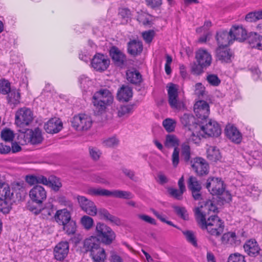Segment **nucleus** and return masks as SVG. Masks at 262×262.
<instances>
[{
    "instance_id": "f257e3e1",
    "label": "nucleus",
    "mask_w": 262,
    "mask_h": 262,
    "mask_svg": "<svg viewBox=\"0 0 262 262\" xmlns=\"http://www.w3.org/2000/svg\"><path fill=\"white\" fill-rule=\"evenodd\" d=\"M217 208L211 200L206 202L204 205L195 208V214L202 229H206L212 235L219 236L223 231L224 225L222 220L216 215H211L206 221V216L214 213Z\"/></svg>"
},
{
    "instance_id": "f03ea898",
    "label": "nucleus",
    "mask_w": 262,
    "mask_h": 262,
    "mask_svg": "<svg viewBox=\"0 0 262 262\" xmlns=\"http://www.w3.org/2000/svg\"><path fill=\"white\" fill-rule=\"evenodd\" d=\"M193 129L195 134L192 136V141L195 144H199L203 137H217L222 132L219 123L214 120L209 119L200 121L199 125L193 127Z\"/></svg>"
},
{
    "instance_id": "7ed1b4c3",
    "label": "nucleus",
    "mask_w": 262,
    "mask_h": 262,
    "mask_svg": "<svg viewBox=\"0 0 262 262\" xmlns=\"http://www.w3.org/2000/svg\"><path fill=\"white\" fill-rule=\"evenodd\" d=\"M84 248L90 252V255L95 262H103L106 258L103 248L100 246L98 239L96 236H92L84 241Z\"/></svg>"
},
{
    "instance_id": "20e7f679",
    "label": "nucleus",
    "mask_w": 262,
    "mask_h": 262,
    "mask_svg": "<svg viewBox=\"0 0 262 262\" xmlns=\"http://www.w3.org/2000/svg\"><path fill=\"white\" fill-rule=\"evenodd\" d=\"M113 101L112 94L107 89H101L95 92L92 99L95 110L100 113L104 111L106 106L110 105Z\"/></svg>"
},
{
    "instance_id": "39448f33",
    "label": "nucleus",
    "mask_w": 262,
    "mask_h": 262,
    "mask_svg": "<svg viewBox=\"0 0 262 262\" xmlns=\"http://www.w3.org/2000/svg\"><path fill=\"white\" fill-rule=\"evenodd\" d=\"M95 232L99 239L105 245H110L116 237L113 230L103 223H97Z\"/></svg>"
},
{
    "instance_id": "423d86ee",
    "label": "nucleus",
    "mask_w": 262,
    "mask_h": 262,
    "mask_svg": "<svg viewBox=\"0 0 262 262\" xmlns=\"http://www.w3.org/2000/svg\"><path fill=\"white\" fill-rule=\"evenodd\" d=\"M93 122L91 116L86 114L81 113L73 117L72 125L77 130H86L91 127Z\"/></svg>"
},
{
    "instance_id": "0eeeda50",
    "label": "nucleus",
    "mask_w": 262,
    "mask_h": 262,
    "mask_svg": "<svg viewBox=\"0 0 262 262\" xmlns=\"http://www.w3.org/2000/svg\"><path fill=\"white\" fill-rule=\"evenodd\" d=\"M19 142L21 145L30 143L32 144H38L43 140L41 130L37 128L34 130H31L29 133H21L19 135Z\"/></svg>"
},
{
    "instance_id": "6e6552de",
    "label": "nucleus",
    "mask_w": 262,
    "mask_h": 262,
    "mask_svg": "<svg viewBox=\"0 0 262 262\" xmlns=\"http://www.w3.org/2000/svg\"><path fill=\"white\" fill-rule=\"evenodd\" d=\"M168 102L172 108L180 110L184 106L183 102L178 97L179 86L172 83L167 85Z\"/></svg>"
},
{
    "instance_id": "1a4fd4ad",
    "label": "nucleus",
    "mask_w": 262,
    "mask_h": 262,
    "mask_svg": "<svg viewBox=\"0 0 262 262\" xmlns=\"http://www.w3.org/2000/svg\"><path fill=\"white\" fill-rule=\"evenodd\" d=\"M33 118L32 111L26 107L18 110L15 114V123L17 126L23 127L28 125Z\"/></svg>"
},
{
    "instance_id": "9d476101",
    "label": "nucleus",
    "mask_w": 262,
    "mask_h": 262,
    "mask_svg": "<svg viewBox=\"0 0 262 262\" xmlns=\"http://www.w3.org/2000/svg\"><path fill=\"white\" fill-rule=\"evenodd\" d=\"M206 188L212 195H219L225 190L224 182L220 178L210 177L206 183Z\"/></svg>"
},
{
    "instance_id": "9b49d317",
    "label": "nucleus",
    "mask_w": 262,
    "mask_h": 262,
    "mask_svg": "<svg viewBox=\"0 0 262 262\" xmlns=\"http://www.w3.org/2000/svg\"><path fill=\"white\" fill-rule=\"evenodd\" d=\"M92 67L97 71L103 72L107 70L110 64L109 58L105 55L97 53L94 55L91 62Z\"/></svg>"
},
{
    "instance_id": "f8f14e48",
    "label": "nucleus",
    "mask_w": 262,
    "mask_h": 262,
    "mask_svg": "<svg viewBox=\"0 0 262 262\" xmlns=\"http://www.w3.org/2000/svg\"><path fill=\"white\" fill-rule=\"evenodd\" d=\"M77 200L81 209L88 214L91 216L97 214V209L93 202L83 196H78Z\"/></svg>"
},
{
    "instance_id": "ddd939ff",
    "label": "nucleus",
    "mask_w": 262,
    "mask_h": 262,
    "mask_svg": "<svg viewBox=\"0 0 262 262\" xmlns=\"http://www.w3.org/2000/svg\"><path fill=\"white\" fill-rule=\"evenodd\" d=\"M194 112L198 120L203 121L206 119L209 114V106L205 101L200 100L197 101L194 105Z\"/></svg>"
},
{
    "instance_id": "4468645a",
    "label": "nucleus",
    "mask_w": 262,
    "mask_h": 262,
    "mask_svg": "<svg viewBox=\"0 0 262 262\" xmlns=\"http://www.w3.org/2000/svg\"><path fill=\"white\" fill-rule=\"evenodd\" d=\"M29 196L33 202L41 204L47 198V192L42 186L36 185L30 190Z\"/></svg>"
},
{
    "instance_id": "2eb2a0df",
    "label": "nucleus",
    "mask_w": 262,
    "mask_h": 262,
    "mask_svg": "<svg viewBox=\"0 0 262 262\" xmlns=\"http://www.w3.org/2000/svg\"><path fill=\"white\" fill-rule=\"evenodd\" d=\"M180 121L182 124L188 128V131L190 133V135L188 134L190 136L189 140L192 141V136L194 132L193 128L196 125H199L200 120H197L196 121V119L192 115L185 114L181 117Z\"/></svg>"
},
{
    "instance_id": "dca6fc26",
    "label": "nucleus",
    "mask_w": 262,
    "mask_h": 262,
    "mask_svg": "<svg viewBox=\"0 0 262 262\" xmlns=\"http://www.w3.org/2000/svg\"><path fill=\"white\" fill-rule=\"evenodd\" d=\"M195 59L198 63L207 68L212 62V56L210 53L206 50L200 48L195 53Z\"/></svg>"
},
{
    "instance_id": "f3484780",
    "label": "nucleus",
    "mask_w": 262,
    "mask_h": 262,
    "mask_svg": "<svg viewBox=\"0 0 262 262\" xmlns=\"http://www.w3.org/2000/svg\"><path fill=\"white\" fill-rule=\"evenodd\" d=\"M69 251V245L67 242H60L56 245L54 249V255L58 260H63Z\"/></svg>"
},
{
    "instance_id": "a211bd4d",
    "label": "nucleus",
    "mask_w": 262,
    "mask_h": 262,
    "mask_svg": "<svg viewBox=\"0 0 262 262\" xmlns=\"http://www.w3.org/2000/svg\"><path fill=\"white\" fill-rule=\"evenodd\" d=\"M192 167L199 175L207 174L209 172V165L206 160L202 158L193 159Z\"/></svg>"
},
{
    "instance_id": "6ab92c4d",
    "label": "nucleus",
    "mask_w": 262,
    "mask_h": 262,
    "mask_svg": "<svg viewBox=\"0 0 262 262\" xmlns=\"http://www.w3.org/2000/svg\"><path fill=\"white\" fill-rule=\"evenodd\" d=\"M62 123L60 119L53 118L44 125V129L49 134H56L61 130Z\"/></svg>"
},
{
    "instance_id": "aec40b11",
    "label": "nucleus",
    "mask_w": 262,
    "mask_h": 262,
    "mask_svg": "<svg viewBox=\"0 0 262 262\" xmlns=\"http://www.w3.org/2000/svg\"><path fill=\"white\" fill-rule=\"evenodd\" d=\"M188 188L191 191L192 196L194 200H200L201 199L200 191L201 185L197 179L194 177H190L188 182Z\"/></svg>"
},
{
    "instance_id": "412c9836",
    "label": "nucleus",
    "mask_w": 262,
    "mask_h": 262,
    "mask_svg": "<svg viewBox=\"0 0 262 262\" xmlns=\"http://www.w3.org/2000/svg\"><path fill=\"white\" fill-rule=\"evenodd\" d=\"M229 32L233 41L235 40L243 41L247 38V31L242 26H233Z\"/></svg>"
},
{
    "instance_id": "4be33fe9",
    "label": "nucleus",
    "mask_w": 262,
    "mask_h": 262,
    "mask_svg": "<svg viewBox=\"0 0 262 262\" xmlns=\"http://www.w3.org/2000/svg\"><path fill=\"white\" fill-rule=\"evenodd\" d=\"M227 137L232 142L239 143L241 142L242 137L239 131L233 125H227L225 129Z\"/></svg>"
},
{
    "instance_id": "5701e85b",
    "label": "nucleus",
    "mask_w": 262,
    "mask_h": 262,
    "mask_svg": "<svg viewBox=\"0 0 262 262\" xmlns=\"http://www.w3.org/2000/svg\"><path fill=\"white\" fill-rule=\"evenodd\" d=\"M230 32L226 31H220L216 34V40L219 47H227L232 43L233 40L230 37Z\"/></svg>"
},
{
    "instance_id": "b1692460",
    "label": "nucleus",
    "mask_w": 262,
    "mask_h": 262,
    "mask_svg": "<svg viewBox=\"0 0 262 262\" xmlns=\"http://www.w3.org/2000/svg\"><path fill=\"white\" fill-rule=\"evenodd\" d=\"M232 57V52L227 47H218L217 49L216 58L222 62H230Z\"/></svg>"
},
{
    "instance_id": "393cba45",
    "label": "nucleus",
    "mask_w": 262,
    "mask_h": 262,
    "mask_svg": "<svg viewBox=\"0 0 262 262\" xmlns=\"http://www.w3.org/2000/svg\"><path fill=\"white\" fill-rule=\"evenodd\" d=\"M244 248L245 251L250 256H256L260 251L258 244L253 239L248 241L244 244Z\"/></svg>"
},
{
    "instance_id": "a878e982",
    "label": "nucleus",
    "mask_w": 262,
    "mask_h": 262,
    "mask_svg": "<svg viewBox=\"0 0 262 262\" xmlns=\"http://www.w3.org/2000/svg\"><path fill=\"white\" fill-rule=\"evenodd\" d=\"M97 214L98 215L100 219L108 221L115 225H119L121 224V222L119 219L111 214L108 211L105 209L97 210Z\"/></svg>"
},
{
    "instance_id": "bb28decb",
    "label": "nucleus",
    "mask_w": 262,
    "mask_h": 262,
    "mask_svg": "<svg viewBox=\"0 0 262 262\" xmlns=\"http://www.w3.org/2000/svg\"><path fill=\"white\" fill-rule=\"evenodd\" d=\"M7 100L8 103L13 107L18 104L20 100V93L19 90L12 88L7 94Z\"/></svg>"
},
{
    "instance_id": "cd10ccee",
    "label": "nucleus",
    "mask_w": 262,
    "mask_h": 262,
    "mask_svg": "<svg viewBox=\"0 0 262 262\" xmlns=\"http://www.w3.org/2000/svg\"><path fill=\"white\" fill-rule=\"evenodd\" d=\"M143 50L142 42L138 40H132L128 43V51L133 55L140 54Z\"/></svg>"
},
{
    "instance_id": "c85d7f7f",
    "label": "nucleus",
    "mask_w": 262,
    "mask_h": 262,
    "mask_svg": "<svg viewBox=\"0 0 262 262\" xmlns=\"http://www.w3.org/2000/svg\"><path fill=\"white\" fill-rule=\"evenodd\" d=\"M207 159L213 162H216L221 161L222 156L220 150L214 146H209L206 150Z\"/></svg>"
},
{
    "instance_id": "c756f323",
    "label": "nucleus",
    "mask_w": 262,
    "mask_h": 262,
    "mask_svg": "<svg viewBox=\"0 0 262 262\" xmlns=\"http://www.w3.org/2000/svg\"><path fill=\"white\" fill-rule=\"evenodd\" d=\"M55 219L59 224H65L71 221V214L66 209L59 210L55 214Z\"/></svg>"
},
{
    "instance_id": "7c9ffc66",
    "label": "nucleus",
    "mask_w": 262,
    "mask_h": 262,
    "mask_svg": "<svg viewBox=\"0 0 262 262\" xmlns=\"http://www.w3.org/2000/svg\"><path fill=\"white\" fill-rule=\"evenodd\" d=\"M132 90L128 86L123 85L117 93V98L121 101H128L132 97Z\"/></svg>"
},
{
    "instance_id": "2f4dec72",
    "label": "nucleus",
    "mask_w": 262,
    "mask_h": 262,
    "mask_svg": "<svg viewBox=\"0 0 262 262\" xmlns=\"http://www.w3.org/2000/svg\"><path fill=\"white\" fill-rule=\"evenodd\" d=\"M248 42L251 48L262 50V36L251 33L248 37Z\"/></svg>"
},
{
    "instance_id": "473e14b6",
    "label": "nucleus",
    "mask_w": 262,
    "mask_h": 262,
    "mask_svg": "<svg viewBox=\"0 0 262 262\" xmlns=\"http://www.w3.org/2000/svg\"><path fill=\"white\" fill-rule=\"evenodd\" d=\"M78 83L80 88L83 92L90 91V89L94 83L93 80L85 75H81L79 77Z\"/></svg>"
},
{
    "instance_id": "72a5a7b5",
    "label": "nucleus",
    "mask_w": 262,
    "mask_h": 262,
    "mask_svg": "<svg viewBox=\"0 0 262 262\" xmlns=\"http://www.w3.org/2000/svg\"><path fill=\"white\" fill-rule=\"evenodd\" d=\"M222 242L225 245L237 246L239 244L240 241L234 232H228L223 234L222 237Z\"/></svg>"
},
{
    "instance_id": "f704fd0d",
    "label": "nucleus",
    "mask_w": 262,
    "mask_h": 262,
    "mask_svg": "<svg viewBox=\"0 0 262 262\" xmlns=\"http://www.w3.org/2000/svg\"><path fill=\"white\" fill-rule=\"evenodd\" d=\"M13 193L9 185L5 182H0V200L12 199Z\"/></svg>"
},
{
    "instance_id": "c9c22d12",
    "label": "nucleus",
    "mask_w": 262,
    "mask_h": 262,
    "mask_svg": "<svg viewBox=\"0 0 262 262\" xmlns=\"http://www.w3.org/2000/svg\"><path fill=\"white\" fill-rule=\"evenodd\" d=\"M110 54L114 61L117 64H122L125 59L124 55L117 48L113 47L111 48Z\"/></svg>"
},
{
    "instance_id": "e433bc0d",
    "label": "nucleus",
    "mask_w": 262,
    "mask_h": 262,
    "mask_svg": "<svg viewBox=\"0 0 262 262\" xmlns=\"http://www.w3.org/2000/svg\"><path fill=\"white\" fill-rule=\"evenodd\" d=\"M34 213L37 214H40L43 219H48L49 216H51L54 211L53 205L51 204H47L45 206L41 209L35 210L31 209Z\"/></svg>"
},
{
    "instance_id": "4c0bfd02",
    "label": "nucleus",
    "mask_w": 262,
    "mask_h": 262,
    "mask_svg": "<svg viewBox=\"0 0 262 262\" xmlns=\"http://www.w3.org/2000/svg\"><path fill=\"white\" fill-rule=\"evenodd\" d=\"M126 79L132 83L138 84L141 82L142 77L138 71L134 69H132L127 71Z\"/></svg>"
},
{
    "instance_id": "58836bf2",
    "label": "nucleus",
    "mask_w": 262,
    "mask_h": 262,
    "mask_svg": "<svg viewBox=\"0 0 262 262\" xmlns=\"http://www.w3.org/2000/svg\"><path fill=\"white\" fill-rule=\"evenodd\" d=\"M26 182L30 185L36 184H47V178L43 176H27L26 178Z\"/></svg>"
},
{
    "instance_id": "ea45409f",
    "label": "nucleus",
    "mask_w": 262,
    "mask_h": 262,
    "mask_svg": "<svg viewBox=\"0 0 262 262\" xmlns=\"http://www.w3.org/2000/svg\"><path fill=\"white\" fill-rule=\"evenodd\" d=\"M180 144V140L174 135L169 134L166 136L164 142L165 146L168 148L173 147L174 149L178 148Z\"/></svg>"
},
{
    "instance_id": "a19ab883",
    "label": "nucleus",
    "mask_w": 262,
    "mask_h": 262,
    "mask_svg": "<svg viewBox=\"0 0 262 262\" xmlns=\"http://www.w3.org/2000/svg\"><path fill=\"white\" fill-rule=\"evenodd\" d=\"M108 196L124 199H131L134 198V194L130 192L120 190L109 191Z\"/></svg>"
},
{
    "instance_id": "79ce46f5",
    "label": "nucleus",
    "mask_w": 262,
    "mask_h": 262,
    "mask_svg": "<svg viewBox=\"0 0 262 262\" xmlns=\"http://www.w3.org/2000/svg\"><path fill=\"white\" fill-rule=\"evenodd\" d=\"M177 124V121L171 118H167L163 120L162 125L166 131L171 133L174 131Z\"/></svg>"
},
{
    "instance_id": "37998d69",
    "label": "nucleus",
    "mask_w": 262,
    "mask_h": 262,
    "mask_svg": "<svg viewBox=\"0 0 262 262\" xmlns=\"http://www.w3.org/2000/svg\"><path fill=\"white\" fill-rule=\"evenodd\" d=\"M241 190H244V192L248 195L253 198H257L260 194V190L257 187L252 185H249L247 186H242Z\"/></svg>"
},
{
    "instance_id": "c03bdc74",
    "label": "nucleus",
    "mask_w": 262,
    "mask_h": 262,
    "mask_svg": "<svg viewBox=\"0 0 262 262\" xmlns=\"http://www.w3.org/2000/svg\"><path fill=\"white\" fill-rule=\"evenodd\" d=\"M133 110L132 105H122L118 108V116L120 118H126L133 112Z\"/></svg>"
},
{
    "instance_id": "a18cd8bd",
    "label": "nucleus",
    "mask_w": 262,
    "mask_h": 262,
    "mask_svg": "<svg viewBox=\"0 0 262 262\" xmlns=\"http://www.w3.org/2000/svg\"><path fill=\"white\" fill-rule=\"evenodd\" d=\"M47 184H43V185L50 187L55 191H58L62 186L59 179L56 177H50L47 179Z\"/></svg>"
},
{
    "instance_id": "49530a36",
    "label": "nucleus",
    "mask_w": 262,
    "mask_h": 262,
    "mask_svg": "<svg viewBox=\"0 0 262 262\" xmlns=\"http://www.w3.org/2000/svg\"><path fill=\"white\" fill-rule=\"evenodd\" d=\"M87 193L91 195L108 196L109 190L99 188H90L87 190Z\"/></svg>"
},
{
    "instance_id": "de8ad7c7",
    "label": "nucleus",
    "mask_w": 262,
    "mask_h": 262,
    "mask_svg": "<svg viewBox=\"0 0 262 262\" xmlns=\"http://www.w3.org/2000/svg\"><path fill=\"white\" fill-rule=\"evenodd\" d=\"M182 233L185 235V237L188 243L195 247L198 246L196 236L192 231L190 230H185L182 231Z\"/></svg>"
},
{
    "instance_id": "09e8293b",
    "label": "nucleus",
    "mask_w": 262,
    "mask_h": 262,
    "mask_svg": "<svg viewBox=\"0 0 262 262\" xmlns=\"http://www.w3.org/2000/svg\"><path fill=\"white\" fill-rule=\"evenodd\" d=\"M11 200H7L4 199L0 202V211L4 214L8 213L11 209Z\"/></svg>"
},
{
    "instance_id": "8fccbe9b",
    "label": "nucleus",
    "mask_w": 262,
    "mask_h": 262,
    "mask_svg": "<svg viewBox=\"0 0 262 262\" xmlns=\"http://www.w3.org/2000/svg\"><path fill=\"white\" fill-rule=\"evenodd\" d=\"M62 225L63 226V230L68 234L70 235L75 233L76 230V224L74 221L71 220Z\"/></svg>"
},
{
    "instance_id": "3c124183",
    "label": "nucleus",
    "mask_w": 262,
    "mask_h": 262,
    "mask_svg": "<svg viewBox=\"0 0 262 262\" xmlns=\"http://www.w3.org/2000/svg\"><path fill=\"white\" fill-rule=\"evenodd\" d=\"M119 15L122 18V23H126L130 19L132 13L129 9L126 8H121L119 10Z\"/></svg>"
},
{
    "instance_id": "603ef678",
    "label": "nucleus",
    "mask_w": 262,
    "mask_h": 262,
    "mask_svg": "<svg viewBox=\"0 0 262 262\" xmlns=\"http://www.w3.org/2000/svg\"><path fill=\"white\" fill-rule=\"evenodd\" d=\"M80 222L84 228L87 230L91 229L94 224L93 219L88 215L82 216L80 220Z\"/></svg>"
},
{
    "instance_id": "864d4df0",
    "label": "nucleus",
    "mask_w": 262,
    "mask_h": 262,
    "mask_svg": "<svg viewBox=\"0 0 262 262\" xmlns=\"http://www.w3.org/2000/svg\"><path fill=\"white\" fill-rule=\"evenodd\" d=\"M12 89L10 88V83L6 80L0 81V93L3 95L8 94Z\"/></svg>"
},
{
    "instance_id": "5fc2aeb1",
    "label": "nucleus",
    "mask_w": 262,
    "mask_h": 262,
    "mask_svg": "<svg viewBox=\"0 0 262 262\" xmlns=\"http://www.w3.org/2000/svg\"><path fill=\"white\" fill-rule=\"evenodd\" d=\"M206 80L211 85L214 86H217L221 83V80L215 74H208L206 77Z\"/></svg>"
},
{
    "instance_id": "6e6d98bb",
    "label": "nucleus",
    "mask_w": 262,
    "mask_h": 262,
    "mask_svg": "<svg viewBox=\"0 0 262 262\" xmlns=\"http://www.w3.org/2000/svg\"><path fill=\"white\" fill-rule=\"evenodd\" d=\"M177 214L184 220L188 219V214L186 209L183 207L174 206L173 207Z\"/></svg>"
},
{
    "instance_id": "4d7b16f0",
    "label": "nucleus",
    "mask_w": 262,
    "mask_h": 262,
    "mask_svg": "<svg viewBox=\"0 0 262 262\" xmlns=\"http://www.w3.org/2000/svg\"><path fill=\"white\" fill-rule=\"evenodd\" d=\"M228 262H246L245 256L238 253L231 254L228 257Z\"/></svg>"
},
{
    "instance_id": "13d9d810",
    "label": "nucleus",
    "mask_w": 262,
    "mask_h": 262,
    "mask_svg": "<svg viewBox=\"0 0 262 262\" xmlns=\"http://www.w3.org/2000/svg\"><path fill=\"white\" fill-rule=\"evenodd\" d=\"M1 137L5 141H11L14 138L13 132L9 129H5L2 132Z\"/></svg>"
},
{
    "instance_id": "bf43d9fd",
    "label": "nucleus",
    "mask_w": 262,
    "mask_h": 262,
    "mask_svg": "<svg viewBox=\"0 0 262 262\" xmlns=\"http://www.w3.org/2000/svg\"><path fill=\"white\" fill-rule=\"evenodd\" d=\"M155 35V32L154 30H150L143 32L142 33V36L146 43H150Z\"/></svg>"
},
{
    "instance_id": "052dcab7",
    "label": "nucleus",
    "mask_w": 262,
    "mask_h": 262,
    "mask_svg": "<svg viewBox=\"0 0 262 262\" xmlns=\"http://www.w3.org/2000/svg\"><path fill=\"white\" fill-rule=\"evenodd\" d=\"M89 150L90 157L93 160L97 161L99 159L102 153L99 149L94 147H90Z\"/></svg>"
},
{
    "instance_id": "680f3d73",
    "label": "nucleus",
    "mask_w": 262,
    "mask_h": 262,
    "mask_svg": "<svg viewBox=\"0 0 262 262\" xmlns=\"http://www.w3.org/2000/svg\"><path fill=\"white\" fill-rule=\"evenodd\" d=\"M182 155L185 161H188L190 158V149L187 144L182 145Z\"/></svg>"
},
{
    "instance_id": "e2e57ef3",
    "label": "nucleus",
    "mask_w": 262,
    "mask_h": 262,
    "mask_svg": "<svg viewBox=\"0 0 262 262\" xmlns=\"http://www.w3.org/2000/svg\"><path fill=\"white\" fill-rule=\"evenodd\" d=\"M169 193L173 198L177 200H181L182 198V195L184 193V191L179 189L178 190L175 188H170L168 189Z\"/></svg>"
},
{
    "instance_id": "0e129e2a",
    "label": "nucleus",
    "mask_w": 262,
    "mask_h": 262,
    "mask_svg": "<svg viewBox=\"0 0 262 262\" xmlns=\"http://www.w3.org/2000/svg\"><path fill=\"white\" fill-rule=\"evenodd\" d=\"M119 143V140L115 137L109 138L103 142L104 146L109 147H113Z\"/></svg>"
},
{
    "instance_id": "69168bd1",
    "label": "nucleus",
    "mask_w": 262,
    "mask_h": 262,
    "mask_svg": "<svg viewBox=\"0 0 262 262\" xmlns=\"http://www.w3.org/2000/svg\"><path fill=\"white\" fill-rule=\"evenodd\" d=\"M172 165L174 167H177L179 163V150L178 148H175L173 150L171 156Z\"/></svg>"
},
{
    "instance_id": "338daca9",
    "label": "nucleus",
    "mask_w": 262,
    "mask_h": 262,
    "mask_svg": "<svg viewBox=\"0 0 262 262\" xmlns=\"http://www.w3.org/2000/svg\"><path fill=\"white\" fill-rule=\"evenodd\" d=\"M206 68L200 63H194L191 67L192 72L194 74L200 75L203 72V69Z\"/></svg>"
},
{
    "instance_id": "774afa93",
    "label": "nucleus",
    "mask_w": 262,
    "mask_h": 262,
    "mask_svg": "<svg viewBox=\"0 0 262 262\" xmlns=\"http://www.w3.org/2000/svg\"><path fill=\"white\" fill-rule=\"evenodd\" d=\"M205 92V87L201 83H198L195 85V93L198 96H203Z\"/></svg>"
}]
</instances>
